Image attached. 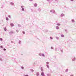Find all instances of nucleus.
Here are the masks:
<instances>
[{"label":"nucleus","mask_w":76,"mask_h":76,"mask_svg":"<svg viewBox=\"0 0 76 76\" xmlns=\"http://www.w3.org/2000/svg\"><path fill=\"white\" fill-rule=\"evenodd\" d=\"M19 44H21V41L20 40H19L18 42Z\"/></svg>","instance_id":"obj_18"},{"label":"nucleus","mask_w":76,"mask_h":76,"mask_svg":"<svg viewBox=\"0 0 76 76\" xmlns=\"http://www.w3.org/2000/svg\"><path fill=\"white\" fill-rule=\"evenodd\" d=\"M42 56H43V57H45V55L44 54V53H42Z\"/></svg>","instance_id":"obj_13"},{"label":"nucleus","mask_w":76,"mask_h":76,"mask_svg":"<svg viewBox=\"0 0 76 76\" xmlns=\"http://www.w3.org/2000/svg\"><path fill=\"white\" fill-rule=\"evenodd\" d=\"M46 66H47V67H49V66L48 64L46 65Z\"/></svg>","instance_id":"obj_37"},{"label":"nucleus","mask_w":76,"mask_h":76,"mask_svg":"<svg viewBox=\"0 0 76 76\" xmlns=\"http://www.w3.org/2000/svg\"><path fill=\"white\" fill-rule=\"evenodd\" d=\"M65 31L66 32V33H67V29H65Z\"/></svg>","instance_id":"obj_29"},{"label":"nucleus","mask_w":76,"mask_h":76,"mask_svg":"<svg viewBox=\"0 0 76 76\" xmlns=\"http://www.w3.org/2000/svg\"><path fill=\"white\" fill-rule=\"evenodd\" d=\"M11 43H13V41H11Z\"/></svg>","instance_id":"obj_43"},{"label":"nucleus","mask_w":76,"mask_h":76,"mask_svg":"<svg viewBox=\"0 0 76 76\" xmlns=\"http://www.w3.org/2000/svg\"><path fill=\"white\" fill-rule=\"evenodd\" d=\"M50 0H47V1H50Z\"/></svg>","instance_id":"obj_42"},{"label":"nucleus","mask_w":76,"mask_h":76,"mask_svg":"<svg viewBox=\"0 0 76 76\" xmlns=\"http://www.w3.org/2000/svg\"><path fill=\"white\" fill-rule=\"evenodd\" d=\"M41 75H42V76H43V75H44V73H43V72H42V73H41Z\"/></svg>","instance_id":"obj_15"},{"label":"nucleus","mask_w":76,"mask_h":76,"mask_svg":"<svg viewBox=\"0 0 76 76\" xmlns=\"http://www.w3.org/2000/svg\"><path fill=\"white\" fill-rule=\"evenodd\" d=\"M63 66V65H62V66Z\"/></svg>","instance_id":"obj_47"},{"label":"nucleus","mask_w":76,"mask_h":76,"mask_svg":"<svg viewBox=\"0 0 76 76\" xmlns=\"http://www.w3.org/2000/svg\"><path fill=\"white\" fill-rule=\"evenodd\" d=\"M18 26L19 27H21V26L20 24H18Z\"/></svg>","instance_id":"obj_19"},{"label":"nucleus","mask_w":76,"mask_h":76,"mask_svg":"<svg viewBox=\"0 0 76 76\" xmlns=\"http://www.w3.org/2000/svg\"><path fill=\"white\" fill-rule=\"evenodd\" d=\"M13 31H11L9 32V34L10 35H12V34H13Z\"/></svg>","instance_id":"obj_5"},{"label":"nucleus","mask_w":76,"mask_h":76,"mask_svg":"<svg viewBox=\"0 0 76 76\" xmlns=\"http://www.w3.org/2000/svg\"><path fill=\"white\" fill-rule=\"evenodd\" d=\"M0 48H3V46L1 45V46H0Z\"/></svg>","instance_id":"obj_28"},{"label":"nucleus","mask_w":76,"mask_h":76,"mask_svg":"<svg viewBox=\"0 0 76 76\" xmlns=\"http://www.w3.org/2000/svg\"><path fill=\"white\" fill-rule=\"evenodd\" d=\"M10 4H11V5H14V3L12 2H11L10 3Z\"/></svg>","instance_id":"obj_8"},{"label":"nucleus","mask_w":76,"mask_h":76,"mask_svg":"<svg viewBox=\"0 0 76 76\" xmlns=\"http://www.w3.org/2000/svg\"><path fill=\"white\" fill-rule=\"evenodd\" d=\"M21 67H23V66H21Z\"/></svg>","instance_id":"obj_48"},{"label":"nucleus","mask_w":76,"mask_h":76,"mask_svg":"<svg viewBox=\"0 0 76 76\" xmlns=\"http://www.w3.org/2000/svg\"><path fill=\"white\" fill-rule=\"evenodd\" d=\"M39 62H38V61H35L33 64V66H34L35 67H36L37 65H38V64H39Z\"/></svg>","instance_id":"obj_1"},{"label":"nucleus","mask_w":76,"mask_h":76,"mask_svg":"<svg viewBox=\"0 0 76 76\" xmlns=\"http://www.w3.org/2000/svg\"><path fill=\"white\" fill-rule=\"evenodd\" d=\"M56 29H59V27L57 26L56 27Z\"/></svg>","instance_id":"obj_9"},{"label":"nucleus","mask_w":76,"mask_h":76,"mask_svg":"<svg viewBox=\"0 0 76 76\" xmlns=\"http://www.w3.org/2000/svg\"><path fill=\"white\" fill-rule=\"evenodd\" d=\"M23 34H25V31H23Z\"/></svg>","instance_id":"obj_26"},{"label":"nucleus","mask_w":76,"mask_h":76,"mask_svg":"<svg viewBox=\"0 0 76 76\" xmlns=\"http://www.w3.org/2000/svg\"><path fill=\"white\" fill-rule=\"evenodd\" d=\"M6 20H7V21L9 20V18H8V17H6Z\"/></svg>","instance_id":"obj_11"},{"label":"nucleus","mask_w":76,"mask_h":76,"mask_svg":"<svg viewBox=\"0 0 76 76\" xmlns=\"http://www.w3.org/2000/svg\"><path fill=\"white\" fill-rule=\"evenodd\" d=\"M29 1H33V0H29Z\"/></svg>","instance_id":"obj_39"},{"label":"nucleus","mask_w":76,"mask_h":76,"mask_svg":"<svg viewBox=\"0 0 76 76\" xmlns=\"http://www.w3.org/2000/svg\"><path fill=\"white\" fill-rule=\"evenodd\" d=\"M8 17H9V18H11V16H10V15H9L8 16Z\"/></svg>","instance_id":"obj_22"},{"label":"nucleus","mask_w":76,"mask_h":76,"mask_svg":"<svg viewBox=\"0 0 76 76\" xmlns=\"http://www.w3.org/2000/svg\"><path fill=\"white\" fill-rule=\"evenodd\" d=\"M56 25H58V26H60V24L59 23H57V24H56Z\"/></svg>","instance_id":"obj_16"},{"label":"nucleus","mask_w":76,"mask_h":76,"mask_svg":"<svg viewBox=\"0 0 76 76\" xmlns=\"http://www.w3.org/2000/svg\"><path fill=\"white\" fill-rule=\"evenodd\" d=\"M71 1H73V0H70Z\"/></svg>","instance_id":"obj_41"},{"label":"nucleus","mask_w":76,"mask_h":76,"mask_svg":"<svg viewBox=\"0 0 76 76\" xmlns=\"http://www.w3.org/2000/svg\"><path fill=\"white\" fill-rule=\"evenodd\" d=\"M39 56H42V53H39Z\"/></svg>","instance_id":"obj_21"},{"label":"nucleus","mask_w":76,"mask_h":76,"mask_svg":"<svg viewBox=\"0 0 76 76\" xmlns=\"http://www.w3.org/2000/svg\"><path fill=\"white\" fill-rule=\"evenodd\" d=\"M39 75V73H37V76H38Z\"/></svg>","instance_id":"obj_34"},{"label":"nucleus","mask_w":76,"mask_h":76,"mask_svg":"<svg viewBox=\"0 0 76 76\" xmlns=\"http://www.w3.org/2000/svg\"><path fill=\"white\" fill-rule=\"evenodd\" d=\"M21 68H22V69H23V67H22Z\"/></svg>","instance_id":"obj_44"},{"label":"nucleus","mask_w":76,"mask_h":76,"mask_svg":"<svg viewBox=\"0 0 76 76\" xmlns=\"http://www.w3.org/2000/svg\"><path fill=\"white\" fill-rule=\"evenodd\" d=\"M6 49L5 48L4 49V51H6Z\"/></svg>","instance_id":"obj_38"},{"label":"nucleus","mask_w":76,"mask_h":76,"mask_svg":"<svg viewBox=\"0 0 76 76\" xmlns=\"http://www.w3.org/2000/svg\"><path fill=\"white\" fill-rule=\"evenodd\" d=\"M10 25L12 27L14 26V24L13 23H11L10 24Z\"/></svg>","instance_id":"obj_6"},{"label":"nucleus","mask_w":76,"mask_h":76,"mask_svg":"<svg viewBox=\"0 0 76 76\" xmlns=\"http://www.w3.org/2000/svg\"><path fill=\"white\" fill-rule=\"evenodd\" d=\"M55 1H56L57 2H58V0H55Z\"/></svg>","instance_id":"obj_35"},{"label":"nucleus","mask_w":76,"mask_h":76,"mask_svg":"<svg viewBox=\"0 0 76 76\" xmlns=\"http://www.w3.org/2000/svg\"><path fill=\"white\" fill-rule=\"evenodd\" d=\"M26 76H28V75H26Z\"/></svg>","instance_id":"obj_45"},{"label":"nucleus","mask_w":76,"mask_h":76,"mask_svg":"<svg viewBox=\"0 0 76 76\" xmlns=\"http://www.w3.org/2000/svg\"><path fill=\"white\" fill-rule=\"evenodd\" d=\"M56 38L57 39H59V37H56Z\"/></svg>","instance_id":"obj_25"},{"label":"nucleus","mask_w":76,"mask_h":76,"mask_svg":"<svg viewBox=\"0 0 76 76\" xmlns=\"http://www.w3.org/2000/svg\"><path fill=\"white\" fill-rule=\"evenodd\" d=\"M4 30L5 31H7V29L6 28V27H5L4 28Z\"/></svg>","instance_id":"obj_14"},{"label":"nucleus","mask_w":76,"mask_h":76,"mask_svg":"<svg viewBox=\"0 0 76 76\" xmlns=\"http://www.w3.org/2000/svg\"><path fill=\"white\" fill-rule=\"evenodd\" d=\"M50 39H53V37H50Z\"/></svg>","instance_id":"obj_27"},{"label":"nucleus","mask_w":76,"mask_h":76,"mask_svg":"<svg viewBox=\"0 0 76 76\" xmlns=\"http://www.w3.org/2000/svg\"><path fill=\"white\" fill-rule=\"evenodd\" d=\"M71 21L72 22H73V23H74V22H75V20H74V19H73Z\"/></svg>","instance_id":"obj_10"},{"label":"nucleus","mask_w":76,"mask_h":76,"mask_svg":"<svg viewBox=\"0 0 76 76\" xmlns=\"http://www.w3.org/2000/svg\"><path fill=\"white\" fill-rule=\"evenodd\" d=\"M53 49H54V48H53V47H51V49H52V50H53Z\"/></svg>","instance_id":"obj_32"},{"label":"nucleus","mask_w":76,"mask_h":76,"mask_svg":"<svg viewBox=\"0 0 76 76\" xmlns=\"http://www.w3.org/2000/svg\"><path fill=\"white\" fill-rule=\"evenodd\" d=\"M61 37H62V38H63V37H64V35L63 34H61Z\"/></svg>","instance_id":"obj_17"},{"label":"nucleus","mask_w":76,"mask_h":76,"mask_svg":"<svg viewBox=\"0 0 76 76\" xmlns=\"http://www.w3.org/2000/svg\"><path fill=\"white\" fill-rule=\"evenodd\" d=\"M31 10L32 12H33V10H32V9H31Z\"/></svg>","instance_id":"obj_30"},{"label":"nucleus","mask_w":76,"mask_h":76,"mask_svg":"<svg viewBox=\"0 0 76 76\" xmlns=\"http://www.w3.org/2000/svg\"><path fill=\"white\" fill-rule=\"evenodd\" d=\"M16 31L17 32H18L19 30H16Z\"/></svg>","instance_id":"obj_31"},{"label":"nucleus","mask_w":76,"mask_h":76,"mask_svg":"<svg viewBox=\"0 0 76 76\" xmlns=\"http://www.w3.org/2000/svg\"><path fill=\"white\" fill-rule=\"evenodd\" d=\"M21 10H22V11H24L25 10V9L23 8V7H24V6H21Z\"/></svg>","instance_id":"obj_3"},{"label":"nucleus","mask_w":76,"mask_h":76,"mask_svg":"<svg viewBox=\"0 0 76 76\" xmlns=\"http://www.w3.org/2000/svg\"><path fill=\"white\" fill-rule=\"evenodd\" d=\"M38 11H39V12H40V11H41V9L40 8L38 9Z\"/></svg>","instance_id":"obj_20"},{"label":"nucleus","mask_w":76,"mask_h":76,"mask_svg":"<svg viewBox=\"0 0 76 76\" xmlns=\"http://www.w3.org/2000/svg\"><path fill=\"white\" fill-rule=\"evenodd\" d=\"M50 12L51 13H56V11L55 10H50Z\"/></svg>","instance_id":"obj_2"},{"label":"nucleus","mask_w":76,"mask_h":76,"mask_svg":"<svg viewBox=\"0 0 76 76\" xmlns=\"http://www.w3.org/2000/svg\"><path fill=\"white\" fill-rule=\"evenodd\" d=\"M57 48H55V51H57Z\"/></svg>","instance_id":"obj_36"},{"label":"nucleus","mask_w":76,"mask_h":76,"mask_svg":"<svg viewBox=\"0 0 76 76\" xmlns=\"http://www.w3.org/2000/svg\"><path fill=\"white\" fill-rule=\"evenodd\" d=\"M72 60L73 61H75V60H76V58H72Z\"/></svg>","instance_id":"obj_4"},{"label":"nucleus","mask_w":76,"mask_h":76,"mask_svg":"<svg viewBox=\"0 0 76 76\" xmlns=\"http://www.w3.org/2000/svg\"><path fill=\"white\" fill-rule=\"evenodd\" d=\"M61 17H63V16H64V14H62L61 15Z\"/></svg>","instance_id":"obj_12"},{"label":"nucleus","mask_w":76,"mask_h":76,"mask_svg":"<svg viewBox=\"0 0 76 76\" xmlns=\"http://www.w3.org/2000/svg\"><path fill=\"white\" fill-rule=\"evenodd\" d=\"M0 41H3V39L2 38H0Z\"/></svg>","instance_id":"obj_23"},{"label":"nucleus","mask_w":76,"mask_h":76,"mask_svg":"<svg viewBox=\"0 0 76 76\" xmlns=\"http://www.w3.org/2000/svg\"><path fill=\"white\" fill-rule=\"evenodd\" d=\"M61 53H63V50H61Z\"/></svg>","instance_id":"obj_24"},{"label":"nucleus","mask_w":76,"mask_h":76,"mask_svg":"<svg viewBox=\"0 0 76 76\" xmlns=\"http://www.w3.org/2000/svg\"><path fill=\"white\" fill-rule=\"evenodd\" d=\"M46 32H48V31H46Z\"/></svg>","instance_id":"obj_46"},{"label":"nucleus","mask_w":76,"mask_h":76,"mask_svg":"<svg viewBox=\"0 0 76 76\" xmlns=\"http://www.w3.org/2000/svg\"><path fill=\"white\" fill-rule=\"evenodd\" d=\"M34 7H37V3L34 4Z\"/></svg>","instance_id":"obj_7"},{"label":"nucleus","mask_w":76,"mask_h":76,"mask_svg":"<svg viewBox=\"0 0 76 76\" xmlns=\"http://www.w3.org/2000/svg\"><path fill=\"white\" fill-rule=\"evenodd\" d=\"M0 60L1 61H3V60H2V59H0Z\"/></svg>","instance_id":"obj_40"},{"label":"nucleus","mask_w":76,"mask_h":76,"mask_svg":"<svg viewBox=\"0 0 76 76\" xmlns=\"http://www.w3.org/2000/svg\"><path fill=\"white\" fill-rule=\"evenodd\" d=\"M46 64H49V62H46Z\"/></svg>","instance_id":"obj_33"}]
</instances>
